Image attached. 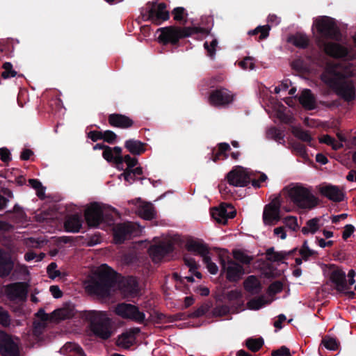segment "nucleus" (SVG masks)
<instances>
[{
  "instance_id": "obj_1",
  "label": "nucleus",
  "mask_w": 356,
  "mask_h": 356,
  "mask_svg": "<svg viewBox=\"0 0 356 356\" xmlns=\"http://www.w3.org/2000/svg\"><path fill=\"white\" fill-rule=\"evenodd\" d=\"M89 280L86 289L99 298H111L114 293L123 296L134 293V284L107 264Z\"/></svg>"
},
{
  "instance_id": "obj_2",
  "label": "nucleus",
  "mask_w": 356,
  "mask_h": 356,
  "mask_svg": "<svg viewBox=\"0 0 356 356\" xmlns=\"http://www.w3.org/2000/svg\"><path fill=\"white\" fill-rule=\"evenodd\" d=\"M321 80L336 95L345 102H350L355 99V87L352 80L334 65H327L320 76Z\"/></svg>"
},
{
  "instance_id": "obj_3",
  "label": "nucleus",
  "mask_w": 356,
  "mask_h": 356,
  "mask_svg": "<svg viewBox=\"0 0 356 356\" xmlns=\"http://www.w3.org/2000/svg\"><path fill=\"white\" fill-rule=\"evenodd\" d=\"M93 149H103V158L108 163H113L118 170H123L120 177H123L129 184L134 182V158L129 154L122 156V149L120 147H111L103 143H97L93 146Z\"/></svg>"
},
{
  "instance_id": "obj_4",
  "label": "nucleus",
  "mask_w": 356,
  "mask_h": 356,
  "mask_svg": "<svg viewBox=\"0 0 356 356\" xmlns=\"http://www.w3.org/2000/svg\"><path fill=\"white\" fill-rule=\"evenodd\" d=\"M158 41L159 43L167 45L177 46L179 40L191 36L193 34L202 33L208 35L209 31L202 27L177 26L175 25L165 26L157 29Z\"/></svg>"
},
{
  "instance_id": "obj_5",
  "label": "nucleus",
  "mask_w": 356,
  "mask_h": 356,
  "mask_svg": "<svg viewBox=\"0 0 356 356\" xmlns=\"http://www.w3.org/2000/svg\"><path fill=\"white\" fill-rule=\"evenodd\" d=\"M291 201L298 208L311 209L316 207L319 200L311 191L300 184L291 187L288 191Z\"/></svg>"
},
{
  "instance_id": "obj_6",
  "label": "nucleus",
  "mask_w": 356,
  "mask_h": 356,
  "mask_svg": "<svg viewBox=\"0 0 356 356\" xmlns=\"http://www.w3.org/2000/svg\"><path fill=\"white\" fill-rule=\"evenodd\" d=\"M165 3L149 1L140 10V17L144 21H149L155 25H161L170 18V13L166 10Z\"/></svg>"
},
{
  "instance_id": "obj_7",
  "label": "nucleus",
  "mask_w": 356,
  "mask_h": 356,
  "mask_svg": "<svg viewBox=\"0 0 356 356\" xmlns=\"http://www.w3.org/2000/svg\"><path fill=\"white\" fill-rule=\"evenodd\" d=\"M89 318L90 330L96 337L108 339L111 336V320L105 312L92 311Z\"/></svg>"
},
{
  "instance_id": "obj_8",
  "label": "nucleus",
  "mask_w": 356,
  "mask_h": 356,
  "mask_svg": "<svg viewBox=\"0 0 356 356\" xmlns=\"http://www.w3.org/2000/svg\"><path fill=\"white\" fill-rule=\"evenodd\" d=\"M314 25L321 36L336 41L341 39V33L333 18L322 16L316 19Z\"/></svg>"
},
{
  "instance_id": "obj_9",
  "label": "nucleus",
  "mask_w": 356,
  "mask_h": 356,
  "mask_svg": "<svg viewBox=\"0 0 356 356\" xmlns=\"http://www.w3.org/2000/svg\"><path fill=\"white\" fill-rule=\"evenodd\" d=\"M0 355L1 356H19V339L14 338L5 331H0Z\"/></svg>"
},
{
  "instance_id": "obj_10",
  "label": "nucleus",
  "mask_w": 356,
  "mask_h": 356,
  "mask_svg": "<svg viewBox=\"0 0 356 356\" xmlns=\"http://www.w3.org/2000/svg\"><path fill=\"white\" fill-rule=\"evenodd\" d=\"M29 284L24 282L10 283L5 286V293L8 300L25 301L29 292Z\"/></svg>"
},
{
  "instance_id": "obj_11",
  "label": "nucleus",
  "mask_w": 356,
  "mask_h": 356,
  "mask_svg": "<svg viewBox=\"0 0 356 356\" xmlns=\"http://www.w3.org/2000/svg\"><path fill=\"white\" fill-rule=\"evenodd\" d=\"M236 215L234 207L227 203H222L218 207L211 209V216L218 223L225 225L228 219L234 218Z\"/></svg>"
},
{
  "instance_id": "obj_12",
  "label": "nucleus",
  "mask_w": 356,
  "mask_h": 356,
  "mask_svg": "<svg viewBox=\"0 0 356 356\" xmlns=\"http://www.w3.org/2000/svg\"><path fill=\"white\" fill-rule=\"evenodd\" d=\"M280 197H277L266 205L263 212V221L265 225H274L280 220Z\"/></svg>"
},
{
  "instance_id": "obj_13",
  "label": "nucleus",
  "mask_w": 356,
  "mask_h": 356,
  "mask_svg": "<svg viewBox=\"0 0 356 356\" xmlns=\"http://www.w3.org/2000/svg\"><path fill=\"white\" fill-rule=\"evenodd\" d=\"M234 100L233 95L227 89L220 87L210 92L209 102L213 106H224Z\"/></svg>"
},
{
  "instance_id": "obj_14",
  "label": "nucleus",
  "mask_w": 356,
  "mask_h": 356,
  "mask_svg": "<svg viewBox=\"0 0 356 356\" xmlns=\"http://www.w3.org/2000/svg\"><path fill=\"white\" fill-rule=\"evenodd\" d=\"M220 264L222 270L226 272V278L229 282H234L241 280L244 273V269L241 264L232 259L226 262L222 258H220Z\"/></svg>"
},
{
  "instance_id": "obj_15",
  "label": "nucleus",
  "mask_w": 356,
  "mask_h": 356,
  "mask_svg": "<svg viewBox=\"0 0 356 356\" xmlns=\"http://www.w3.org/2000/svg\"><path fill=\"white\" fill-rule=\"evenodd\" d=\"M85 219L90 227H97L103 223V207L97 202L92 203L85 211Z\"/></svg>"
},
{
  "instance_id": "obj_16",
  "label": "nucleus",
  "mask_w": 356,
  "mask_h": 356,
  "mask_svg": "<svg viewBox=\"0 0 356 356\" xmlns=\"http://www.w3.org/2000/svg\"><path fill=\"white\" fill-rule=\"evenodd\" d=\"M225 179L227 183L235 187H244L250 183V178L241 166H236L229 171Z\"/></svg>"
},
{
  "instance_id": "obj_17",
  "label": "nucleus",
  "mask_w": 356,
  "mask_h": 356,
  "mask_svg": "<svg viewBox=\"0 0 356 356\" xmlns=\"http://www.w3.org/2000/svg\"><path fill=\"white\" fill-rule=\"evenodd\" d=\"M318 44L323 49L325 54L334 58H346L349 53L348 49L346 47L339 43L319 40Z\"/></svg>"
},
{
  "instance_id": "obj_18",
  "label": "nucleus",
  "mask_w": 356,
  "mask_h": 356,
  "mask_svg": "<svg viewBox=\"0 0 356 356\" xmlns=\"http://www.w3.org/2000/svg\"><path fill=\"white\" fill-rule=\"evenodd\" d=\"M175 250L172 243H161L157 245H151L148 250L149 254L153 262H160L163 258L172 253Z\"/></svg>"
},
{
  "instance_id": "obj_19",
  "label": "nucleus",
  "mask_w": 356,
  "mask_h": 356,
  "mask_svg": "<svg viewBox=\"0 0 356 356\" xmlns=\"http://www.w3.org/2000/svg\"><path fill=\"white\" fill-rule=\"evenodd\" d=\"M330 268L333 269L330 273V280L335 285L336 290L342 293L349 289L345 272L334 264H331Z\"/></svg>"
},
{
  "instance_id": "obj_20",
  "label": "nucleus",
  "mask_w": 356,
  "mask_h": 356,
  "mask_svg": "<svg viewBox=\"0 0 356 356\" xmlns=\"http://www.w3.org/2000/svg\"><path fill=\"white\" fill-rule=\"evenodd\" d=\"M320 193L334 202H340L343 200L344 193L338 186L332 184L321 185L318 188Z\"/></svg>"
},
{
  "instance_id": "obj_21",
  "label": "nucleus",
  "mask_w": 356,
  "mask_h": 356,
  "mask_svg": "<svg viewBox=\"0 0 356 356\" xmlns=\"http://www.w3.org/2000/svg\"><path fill=\"white\" fill-rule=\"evenodd\" d=\"M134 231V226L126 223H118L113 226V240L116 244H122Z\"/></svg>"
},
{
  "instance_id": "obj_22",
  "label": "nucleus",
  "mask_w": 356,
  "mask_h": 356,
  "mask_svg": "<svg viewBox=\"0 0 356 356\" xmlns=\"http://www.w3.org/2000/svg\"><path fill=\"white\" fill-rule=\"evenodd\" d=\"M14 261L10 255L0 249V277H8L14 268Z\"/></svg>"
},
{
  "instance_id": "obj_23",
  "label": "nucleus",
  "mask_w": 356,
  "mask_h": 356,
  "mask_svg": "<svg viewBox=\"0 0 356 356\" xmlns=\"http://www.w3.org/2000/svg\"><path fill=\"white\" fill-rule=\"evenodd\" d=\"M108 121L111 126L121 129L131 127L134 123L131 119L119 113L110 114L108 117Z\"/></svg>"
},
{
  "instance_id": "obj_24",
  "label": "nucleus",
  "mask_w": 356,
  "mask_h": 356,
  "mask_svg": "<svg viewBox=\"0 0 356 356\" xmlns=\"http://www.w3.org/2000/svg\"><path fill=\"white\" fill-rule=\"evenodd\" d=\"M231 148L228 143H220L217 145V148H213L211 152L208 154L209 159L212 160L213 162L227 159L228 158L227 152Z\"/></svg>"
},
{
  "instance_id": "obj_25",
  "label": "nucleus",
  "mask_w": 356,
  "mask_h": 356,
  "mask_svg": "<svg viewBox=\"0 0 356 356\" xmlns=\"http://www.w3.org/2000/svg\"><path fill=\"white\" fill-rule=\"evenodd\" d=\"M83 220L79 214H74L66 218L64 227L66 232L77 233L82 227Z\"/></svg>"
},
{
  "instance_id": "obj_26",
  "label": "nucleus",
  "mask_w": 356,
  "mask_h": 356,
  "mask_svg": "<svg viewBox=\"0 0 356 356\" xmlns=\"http://www.w3.org/2000/svg\"><path fill=\"white\" fill-rule=\"evenodd\" d=\"M298 100L306 110L311 111L316 107V98L309 89H304L299 96Z\"/></svg>"
},
{
  "instance_id": "obj_27",
  "label": "nucleus",
  "mask_w": 356,
  "mask_h": 356,
  "mask_svg": "<svg viewBox=\"0 0 356 356\" xmlns=\"http://www.w3.org/2000/svg\"><path fill=\"white\" fill-rule=\"evenodd\" d=\"M186 248L188 252H194L198 255H203L209 253L208 246L200 240H188L186 244Z\"/></svg>"
},
{
  "instance_id": "obj_28",
  "label": "nucleus",
  "mask_w": 356,
  "mask_h": 356,
  "mask_svg": "<svg viewBox=\"0 0 356 356\" xmlns=\"http://www.w3.org/2000/svg\"><path fill=\"white\" fill-rule=\"evenodd\" d=\"M245 290L251 295L259 294L261 291V284L254 275L248 276L243 282Z\"/></svg>"
},
{
  "instance_id": "obj_29",
  "label": "nucleus",
  "mask_w": 356,
  "mask_h": 356,
  "mask_svg": "<svg viewBox=\"0 0 356 356\" xmlns=\"http://www.w3.org/2000/svg\"><path fill=\"white\" fill-rule=\"evenodd\" d=\"M288 42L291 43L296 47L299 49H306L309 44V39L306 34L302 33H296L288 37Z\"/></svg>"
},
{
  "instance_id": "obj_30",
  "label": "nucleus",
  "mask_w": 356,
  "mask_h": 356,
  "mask_svg": "<svg viewBox=\"0 0 356 356\" xmlns=\"http://www.w3.org/2000/svg\"><path fill=\"white\" fill-rule=\"evenodd\" d=\"M137 213L144 220H150L155 218L156 213L152 203H145L139 207Z\"/></svg>"
},
{
  "instance_id": "obj_31",
  "label": "nucleus",
  "mask_w": 356,
  "mask_h": 356,
  "mask_svg": "<svg viewBox=\"0 0 356 356\" xmlns=\"http://www.w3.org/2000/svg\"><path fill=\"white\" fill-rule=\"evenodd\" d=\"M115 313L124 318L134 320V305L131 304H118L115 308Z\"/></svg>"
},
{
  "instance_id": "obj_32",
  "label": "nucleus",
  "mask_w": 356,
  "mask_h": 356,
  "mask_svg": "<svg viewBox=\"0 0 356 356\" xmlns=\"http://www.w3.org/2000/svg\"><path fill=\"white\" fill-rule=\"evenodd\" d=\"M134 341V327L129 328L128 332L122 333L118 337L117 345L125 348H128L133 345Z\"/></svg>"
},
{
  "instance_id": "obj_33",
  "label": "nucleus",
  "mask_w": 356,
  "mask_h": 356,
  "mask_svg": "<svg viewBox=\"0 0 356 356\" xmlns=\"http://www.w3.org/2000/svg\"><path fill=\"white\" fill-rule=\"evenodd\" d=\"M62 350L66 351L68 356H86L83 348L79 344L72 342H67Z\"/></svg>"
},
{
  "instance_id": "obj_34",
  "label": "nucleus",
  "mask_w": 356,
  "mask_h": 356,
  "mask_svg": "<svg viewBox=\"0 0 356 356\" xmlns=\"http://www.w3.org/2000/svg\"><path fill=\"white\" fill-rule=\"evenodd\" d=\"M299 254L302 257L304 261H308L310 258H317L318 254L316 251L309 248L307 240L303 241L301 248L298 250Z\"/></svg>"
},
{
  "instance_id": "obj_35",
  "label": "nucleus",
  "mask_w": 356,
  "mask_h": 356,
  "mask_svg": "<svg viewBox=\"0 0 356 356\" xmlns=\"http://www.w3.org/2000/svg\"><path fill=\"white\" fill-rule=\"evenodd\" d=\"M270 30V26L268 24L264 26H258L254 29L250 31L248 34L250 35H257L259 34L257 40L261 41L266 39L268 37Z\"/></svg>"
},
{
  "instance_id": "obj_36",
  "label": "nucleus",
  "mask_w": 356,
  "mask_h": 356,
  "mask_svg": "<svg viewBox=\"0 0 356 356\" xmlns=\"http://www.w3.org/2000/svg\"><path fill=\"white\" fill-rule=\"evenodd\" d=\"M264 343V341L262 337L259 338H248L245 341L246 347L252 352L259 351Z\"/></svg>"
},
{
  "instance_id": "obj_37",
  "label": "nucleus",
  "mask_w": 356,
  "mask_h": 356,
  "mask_svg": "<svg viewBox=\"0 0 356 356\" xmlns=\"http://www.w3.org/2000/svg\"><path fill=\"white\" fill-rule=\"evenodd\" d=\"M267 260L273 262L281 261L286 258V252H275L274 248H270L266 250Z\"/></svg>"
},
{
  "instance_id": "obj_38",
  "label": "nucleus",
  "mask_w": 356,
  "mask_h": 356,
  "mask_svg": "<svg viewBox=\"0 0 356 356\" xmlns=\"http://www.w3.org/2000/svg\"><path fill=\"white\" fill-rule=\"evenodd\" d=\"M233 257L235 260L245 265L250 264L251 262L254 259L253 256L248 255L243 250H234Z\"/></svg>"
},
{
  "instance_id": "obj_39",
  "label": "nucleus",
  "mask_w": 356,
  "mask_h": 356,
  "mask_svg": "<svg viewBox=\"0 0 356 356\" xmlns=\"http://www.w3.org/2000/svg\"><path fill=\"white\" fill-rule=\"evenodd\" d=\"M174 20L181 22L182 24L186 23V17L188 13L184 7H176L172 11Z\"/></svg>"
},
{
  "instance_id": "obj_40",
  "label": "nucleus",
  "mask_w": 356,
  "mask_h": 356,
  "mask_svg": "<svg viewBox=\"0 0 356 356\" xmlns=\"http://www.w3.org/2000/svg\"><path fill=\"white\" fill-rule=\"evenodd\" d=\"M292 134L295 137L303 142L309 143L312 140V136L308 131L304 130L300 127H293Z\"/></svg>"
},
{
  "instance_id": "obj_41",
  "label": "nucleus",
  "mask_w": 356,
  "mask_h": 356,
  "mask_svg": "<svg viewBox=\"0 0 356 356\" xmlns=\"http://www.w3.org/2000/svg\"><path fill=\"white\" fill-rule=\"evenodd\" d=\"M321 343L326 349L333 351L338 350L340 346L339 342L335 338L329 336H325L322 339Z\"/></svg>"
},
{
  "instance_id": "obj_42",
  "label": "nucleus",
  "mask_w": 356,
  "mask_h": 356,
  "mask_svg": "<svg viewBox=\"0 0 356 356\" xmlns=\"http://www.w3.org/2000/svg\"><path fill=\"white\" fill-rule=\"evenodd\" d=\"M30 186L36 191L37 196L40 199L44 198L45 188L42 183L37 179H30L29 180Z\"/></svg>"
},
{
  "instance_id": "obj_43",
  "label": "nucleus",
  "mask_w": 356,
  "mask_h": 356,
  "mask_svg": "<svg viewBox=\"0 0 356 356\" xmlns=\"http://www.w3.org/2000/svg\"><path fill=\"white\" fill-rule=\"evenodd\" d=\"M115 215H118V213L115 209H104L103 208V223H106L108 225H113Z\"/></svg>"
},
{
  "instance_id": "obj_44",
  "label": "nucleus",
  "mask_w": 356,
  "mask_h": 356,
  "mask_svg": "<svg viewBox=\"0 0 356 356\" xmlns=\"http://www.w3.org/2000/svg\"><path fill=\"white\" fill-rule=\"evenodd\" d=\"M218 44V40L216 38H213L210 42L206 41L204 43V48L207 51V56L211 59H213L216 56V51Z\"/></svg>"
},
{
  "instance_id": "obj_45",
  "label": "nucleus",
  "mask_w": 356,
  "mask_h": 356,
  "mask_svg": "<svg viewBox=\"0 0 356 356\" xmlns=\"http://www.w3.org/2000/svg\"><path fill=\"white\" fill-rule=\"evenodd\" d=\"M267 302L264 297L261 296L249 300L248 302V307L250 309L257 310L264 306Z\"/></svg>"
},
{
  "instance_id": "obj_46",
  "label": "nucleus",
  "mask_w": 356,
  "mask_h": 356,
  "mask_svg": "<svg viewBox=\"0 0 356 356\" xmlns=\"http://www.w3.org/2000/svg\"><path fill=\"white\" fill-rule=\"evenodd\" d=\"M2 68L3 69V71L1 72V77L4 79L15 77L17 74V72L13 70L11 63H4L3 64Z\"/></svg>"
},
{
  "instance_id": "obj_47",
  "label": "nucleus",
  "mask_w": 356,
  "mask_h": 356,
  "mask_svg": "<svg viewBox=\"0 0 356 356\" xmlns=\"http://www.w3.org/2000/svg\"><path fill=\"white\" fill-rule=\"evenodd\" d=\"M229 312L230 309L228 305H218L213 308L212 313L214 316L222 317L227 315Z\"/></svg>"
},
{
  "instance_id": "obj_48",
  "label": "nucleus",
  "mask_w": 356,
  "mask_h": 356,
  "mask_svg": "<svg viewBox=\"0 0 356 356\" xmlns=\"http://www.w3.org/2000/svg\"><path fill=\"white\" fill-rule=\"evenodd\" d=\"M11 322L10 316L7 310L2 306H0V325L7 327L10 326Z\"/></svg>"
},
{
  "instance_id": "obj_49",
  "label": "nucleus",
  "mask_w": 356,
  "mask_h": 356,
  "mask_svg": "<svg viewBox=\"0 0 356 356\" xmlns=\"http://www.w3.org/2000/svg\"><path fill=\"white\" fill-rule=\"evenodd\" d=\"M138 161L136 158H135V182L137 181H140L141 184H143L144 180H147L150 181V179H147L145 176L141 177L143 175V168L141 166H138Z\"/></svg>"
},
{
  "instance_id": "obj_50",
  "label": "nucleus",
  "mask_w": 356,
  "mask_h": 356,
  "mask_svg": "<svg viewBox=\"0 0 356 356\" xmlns=\"http://www.w3.org/2000/svg\"><path fill=\"white\" fill-rule=\"evenodd\" d=\"M238 65L243 70H254L255 64L254 58L250 56H246L238 63Z\"/></svg>"
},
{
  "instance_id": "obj_51",
  "label": "nucleus",
  "mask_w": 356,
  "mask_h": 356,
  "mask_svg": "<svg viewBox=\"0 0 356 356\" xmlns=\"http://www.w3.org/2000/svg\"><path fill=\"white\" fill-rule=\"evenodd\" d=\"M56 268L57 264L55 262L50 263L47 268V273L49 275V277L51 280H54L60 275V271L56 270Z\"/></svg>"
},
{
  "instance_id": "obj_52",
  "label": "nucleus",
  "mask_w": 356,
  "mask_h": 356,
  "mask_svg": "<svg viewBox=\"0 0 356 356\" xmlns=\"http://www.w3.org/2000/svg\"><path fill=\"white\" fill-rule=\"evenodd\" d=\"M184 262L185 265L189 268V272L193 273L195 270H197L199 268V264H197L195 260V259L184 256Z\"/></svg>"
},
{
  "instance_id": "obj_53",
  "label": "nucleus",
  "mask_w": 356,
  "mask_h": 356,
  "mask_svg": "<svg viewBox=\"0 0 356 356\" xmlns=\"http://www.w3.org/2000/svg\"><path fill=\"white\" fill-rule=\"evenodd\" d=\"M283 289V284L280 281H275L268 286V292L270 294H277Z\"/></svg>"
},
{
  "instance_id": "obj_54",
  "label": "nucleus",
  "mask_w": 356,
  "mask_h": 356,
  "mask_svg": "<svg viewBox=\"0 0 356 356\" xmlns=\"http://www.w3.org/2000/svg\"><path fill=\"white\" fill-rule=\"evenodd\" d=\"M117 135L111 130L103 131V140L109 144H114L117 139Z\"/></svg>"
},
{
  "instance_id": "obj_55",
  "label": "nucleus",
  "mask_w": 356,
  "mask_h": 356,
  "mask_svg": "<svg viewBox=\"0 0 356 356\" xmlns=\"http://www.w3.org/2000/svg\"><path fill=\"white\" fill-rule=\"evenodd\" d=\"M271 356H291V354L286 346H282L279 349L273 350Z\"/></svg>"
},
{
  "instance_id": "obj_56",
  "label": "nucleus",
  "mask_w": 356,
  "mask_h": 356,
  "mask_svg": "<svg viewBox=\"0 0 356 356\" xmlns=\"http://www.w3.org/2000/svg\"><path fill=\"white\" fill-rule=\"evenodd\" d=\"M319 219L317 218H314L312 219L309 220L306 225L308 226L310 232L312 234L316 233L318 229H319V225H318Z\"/></svg>"
},
{
  "instance_id": "obj_57",
  "label": "nucleus",
  "mask_w": 356,
  "mask_h": 356,
  "mask_svg": "<svg viewBox=\"0 0 356 356\" xmlns=\"http://www.w3.org/2000/svg\"><path fill=\"white\" fill-rule=\"evenodd\" d=\"M293 147L294 150L302 157L307 156V148L305 145L300 143H296L293 144Z\"/></svg>"
},
{
  "instance_id": "obj_58",
  "label": "nucleus",
  "mask_w": 356,
  "mask_h": 356,
  "mask_svg": "<svg viewBox=\"0 0 356 356\" xmlns=\"http://www.w3.org/2000/svg\"><path fill=\"white\" fill-rule=\"evenodd\" d=\"M172 277L174 280L177 282V284H184V280H186L188 282H193L194 278L193 275L191 276H186L184 277H182L181 275H179L177 273H174L172 274Z\"/></svg>"
},
{
  "instance_id": "obj_59",
  "label": "nucleus",
  "mask_w": 356,
  "mask_h": 356,
  "mask_svg": "<svg viewBox=\"0 0 356 356\" xmlns=\"http://www.w3.org/2000/svg\"><path fill=\"white\" fill-rule=\"evenodd\" d=\"M87 137L93 142H97L99 140H103V131H90L87 134Z\"/></svg>"
},
{
  "instance_id": "obj_60",
  "label": "nucleus",
  "mask_w": 356,
  "mask_h": 356,
  "mask_svg": "<svg viewBox=\"0 0 356 356\" xmlns=\"http://www.w3.org/2000/svg\"><path fill=\"white\" fill-rule=\"evenodd\" d=\"M0 159L3 162L6 163L11 161L10 152L7 148H0Z\"/></svg>"
},
{
  "instance_id": "obj_61",
  "label": "nucleus",
  "mask_w": 356,
  "mask_h": 356,
  "mask_svg": "<svg viewBox=\"0 0 356 356\" xmlns=\"http://www.w3.org/2000/svg\"><path fill=\"white\" fill-rule=\"evenodd\" d=\"M285 222L286 225L293 230H296L298 227L296 217L288 216L285 218Z\"/></svg>"
},
{
  "instance_id": "obj_62",
  "label": "nucleus",
  "mask_w": 356,
  "mask_h": 356,
  "mask_svg": "<svg viewBox=\"0 0 356 356\" xmlns=\"http://www.w3.org/2000/svg\"><path fill=\"white\" fill-rule=\"evenodd\" d=\"M241 297V293L238 290H232L227 293V298L230 302L238 300Z\"/></svg>"
},
{
  "instance_id": "obj_63",
  "label": "nucleus",
  "mask_w": 356,
  "mask_h": 356,
  "mask_svg": "<svg viewBox=\"0 0 356 356\" xmlns=\"http://www.w3.org/2000/svg\"><path fill=\"white\" fill-rule=\"evenodd\" d=\"M355 227L353 225L348 224L344 227V230L342 234V238L346 241L353 234Z\"/></svg>"
},
{
  "instance_id": "obj_64",
  "label": "nucleus",
  "mask_w": 356,
  "mask_h": 356,
  "mask_svg": "<svg viewBox=\"0 0 356 356\" xmlns=\"http://www.w3.org/2000/svg\"><path fill=\"white\" fill-rule=\"evenodd\" d=\"M146 143H142L140 140H135V156L140 155L146 150Z\"/></svg>"
}]
</instances>
